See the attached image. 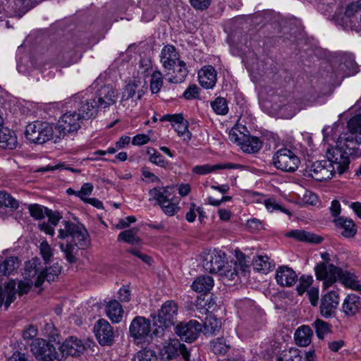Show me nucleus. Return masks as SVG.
<instances>
[{
    "instance_id": "nucleus-21",
    "label": "nucleus",
    "mask_w": 361,
    "mask_h": 361,
    "mask_svg": "<svg viewBox=\"0 0 361 361\" xmlns=\"http://www.w3.org/2000/svg\"><path fill=\"white\" fill-rule=\"evenodd\" d=\"M314 351H309L304 354L298 348H290L283 350L277 357V361H314Z\"/></svg>"
},
{
    "instance_id": "nucleus-48",
    "label": "nucleus",
    "mask_w": 361,
    "mask_h": 361,
    "mask_svg": "<svg viewBox=\"0 0 361 361\" xmlns=\"http://www.w3.org/2000/svg\"><path fill=\"white\" fill-rule=\"evenodd\" d=\"M179 137H181L184 142H189L191 140L192 134L188 130V121H184L173 127Z\"/></svg>"
},
{
    "instance_id": "nucleus-40",
    "label": "nucleus",
    "mask_w": 361,
    "mask_h": 361,
    "mask_svg": "<svg viewBox=\"0 0 361 361\" xmlns=\"http://www.w3.org/2000/svg\"><path fill=\"white\" fill-rule=\"evenodd\" d=\"M172 69L175 75L169 78V81L172 83L182 82L188 73L185 63L181 60L178 61V64H176Z\"/></svg>"
},
{
    "instance_id": "nucleus-6",
    "label": "nucleus",
    "mask_w": 361,
    "mask_h": 361,
    "mask_svg": "<svg viewBox=\"0 0 361 361\" xmlns=\"http://www.w3.org/2000/svg\"><path fill=\"white\" fill-rule=\"evenodd\" d=\"M338 173L336 164L327 158L326 160L317 161L306 166L304 175L317 181L330 179Z\"/></svg>"
},
{
    "instance_id": "nucleus-5",
    "label": "nucleus",
    "mask_w": 361,
    "mask_h": 361,
    "mask_svg": "<svg viewBox=\"0 0 361 361\" xmlns=\"http://www.w3.org/2000/svg\"><path fill=\"white\" fill-rule=\"evenodd\" d=\"M272 164L278 170L293 173L298 169L300 159L293 150L284 147L274 154Z\"/></svg>"
},
{
    "instance_id": "nucleus-7",
    "label": "nucleus",
    "mask_w": 361,
    "mask_h": 361,
    "mask_svg": "<svg viewBox=\"0 0 361 361\" xmlns=\"http://www.w3.org/2000/svg\"><path fill=\"white\" fill-rule=\"evenodd\" d=\"M151 321L142 316L135 317L129 326V334L136 344L149 342L152 337Z\"/></svg>"
},
{
    "instance_id": "nucleus-24",
    "label": "nucleus",
    "mask_w": 361,
    "mask_h": 361,
    "mask_svg": "<svg viewBox=\"0 0 361 361\" xmlns=\"http://www.w3.org/2000/svg\"><path fill=\"white\" fill-rule=\"evenodd\" d=\"M200 84L205 89H212L216 82V72L212 66L202 68L198 73Z\"/></svg>"
},
{
    "instance_id": "nucleus-63",
    "label": "nucleus",
    "mask_w": 361,
    "mask_h": 361,
    "mask_svg": "<svg viewBox=\"0 0 361 361\" xmlns=\"http://www.w3.org/2000/svg\"><path fill=\"white\" fill-rule=\"evenodd\" d=\"M307 295L312 306H317L319 300V290L317 288H311L307 290Z\"/></svg>"
},
{
    "instance_id": "nucleus-16",
    "label": "nucleus",
    "mask_w": 361,
    "mask_h": 361,
    "mask_svg": "<svg viewBox=\"0 0 361 361\" xmlns=\"http://www.w3.org/2000/svg\"><path fill=\"white\" fill-rule=\"evenodd\" d=\"M161 355L166 360H171L181 355L185 361H190V355L185 345L176 338L170 339L166 343L161 349Z\"/></svg>"
},
{
    "instance_id": "nucleus-8",
    "label": "nucleus",
    "mask_w": 361,
    "mask_h": 361,
    "mask_svg": "<svg viewBox=\"0 0 361 361\" xmlns=\"http://www.w3.org/2000/svg\"><path fill=\"white\" fill-rule=\"evenodd\" d=\"M25 133L30 142L41 145L53 138L54 130L49 123L37 121L28 124Z\"/></svg>"
},
{
    "instance_id": "nucleus-42",
    "label": "nucleus",
    "mask_w": 361,
    "mask_h": 361,
    "mask_svg": "<svg viewBox=\"0 0 361 361\" xmlns=\"http://www.w3.org/2000/svg\"><path fill=\"white\" fill-rule=\"evenodd\" d=\"M234 168L233 164H215L213 166H210L209 164H204L201 166H196L192 169V172L199 175H205L209 173L212 171L219 169H232Z\"/></svg>"
},
{
    "instance_id": "nucleus-36",
    "label": "nucleus",
    "mask_w": 361,
    "mask_h": 361,
    "mask_svg": "<svg viewBox=\"0 0 361 361\" xmlns=\"http://www.w3.org/2000/svg\"><path fill=\"white\" fill-rule=\"evenodd\" d=\"M42 271V266L39 258L35 257L25 263L23 276L32 280Z\"/></svg>"
},
{
    "instance_id": "nucleus-12",
    "label": "nucleus",
    "mask_w": 361,
    "mask_h": 361,
    "mask_svg": "<svg viewBox=\"0 0 361 361\" xmlns=\"http://www.w3.org/2000/svg\"><path fill=\"white\" fill-rule=\"evenodd\" d=\"M226 255L221 250H213L204 253L202 267L210 274H218L225 264Z\"/></svg>"
},
{
    "instance_id": "nucleus-11",
    "label": "nucleus",
    "mask_w": 361,
    "mask_h": 361,
    "mask_svg": "<svg viewBox=\"0 0 361 361\" xmlns=\"http://www.w3.org/2000/svg\"><path fill=\"white\" fill-rule=\"evenodd\" d=\"M202 330V325L196 320L180 322L175 328L176 334L181 340L188 343L195 341Z\"/></svg>"
},
{
    "instance_id": "nucleus-52",
    "label": "nucleus",
    "mask_w": 361,
    "mask_h": 361,
    "mask_svg": "<svg viewBox=\"0 0 361 361\" xmlns=\"http://www.w3.org/2000/svg\"><path fill=\"white\" fill-rule=\"evenodd\" d=\"M313 282V279L311 276L302 275L299 279V284L296 290L299 295H302L307 289L311 286Z\"/></svg>"
},
{
    "instance_id": "nucleus-43",
    "label": "nucleus",
    "mask_w": 361,
    "mask_h": 361,
    "mask_svg": "<svg viewBox=\"0 0 361 361\" xmlns=\"http://www.w3.org/2000/svg\"><path fill=\"white\" fill-rule=\"evenodd\" d=\"M230 346L224 338H217L211 342V350L215 354H226Z\"/></svg>"
},
{
    "instance_id": "nucleus-32",
    "label": "nucleus",
    "mask_w": 361,
    "mask_h": 361,
    "mask_svg": "<svg viewBox=\"0 0 361 361\" xmlns=\"http://www.w3.org/2000/svg\"><path fill=\"white\" fill-rule=\"evenodd\" d=\"M172 190L173 188L170 187L154 188L149 190V194L152 200H155L157 204L160 206L164 203H167V201L173 197Z\"/></svg>"
},
{
    "instance_id": "nucleus-41",
    "label": "nucleus",
    "mask_w": 361,
    "mask_h": 361,
    "mask_svg": "<svg viewBox=\"0 0 361 361\" xmlns=\"http://www.w3.org/2000/svg\"><path fill=\"white\" fill-rule=\"evenodd\" d=\"M137 228L125 230L119 233L118 235V240L124 241L130 245L139 244L141 242V240L137 235Z\"/></svg>"
},
{
    "instance_id": "nucleus-29",
    "label": "nucleus",
    "mask_w": 361,
    "mask_h": 361,
    "mask_svg": "<svg viewBox=\"0 0 361 361\" xmlns=\"http://www.w3.org/2000/svg\"><path fill=\"white\" fill-rule=\"evenodd\" d=\"M286 237L295 238L299 241L319 244L323 240V238L305 231L304 230H292L286 234Z\"/></svg>"
},
{
    "instance_id": "nucleus-49",
    "label": "nucleus",
    "mask_w": 361,
    "mask_h": 361,
    "mask_svg": "<svg viewBox=\"0 0 361 361\" xmlns=\"http://www.w3.org/2000/svg\"><path fill=\"white\" fill-rule=\"evenodd\" d=\"M162 212L169 216H174L179 211L178 204L173 202V198L167 201L159 206Z\"/></svg>"
},
{
    "instance_id": "nucleus-60",
    "label": "nucleus",
    "mask_w": 361,
    "mask_h": 361,
    "mask_svg": "<svg viewBox=\"0 0 361 361\" xmlns=\"http://www.w3.org/2000/svg\"><path fill=\"white\" fill-rule=\"evenodd\" d=\"M361 11V6L358 3V1L353 2L348 5L345 11V16L348 18H350L353 16L356 13Z\"/></svg>"
},
{
    "instance_id": "nucleus-56",
    "label": "nucleus",
    "mask_w": 361,
    "mask_h": 361,
    "mask_svg": "<svg viewBox=\"0 0 361 361\" xmlns=\"http://www.w3.org/2000/svg\"><path fill=\"white\" fill-rule=\"evenodd\" d=\"M33 285L32 280L25 278L24 280L20 281L18 284V294L20 295L27 294Z\"/></svg>"
},
{
    "instance_id": "nucleus-59",
    "label": "nucleus",
    "mask_w": 361,
    "mask_h": 361,
    "mask_svg": "<svg viewBox=\"0 0 361 361\" xmlns=\"http://www.w3.org/2000/svg\"><path fill=\"white\" fill-rule=\"evenodd\" d=\"M161 121H170L172 123L173 126L175 127V126L180 123L182 121H184L185 120L183 117L182 114H167L162 116Z\"/></svg>"
},
{
    "instance_id": "nucleus-1",
    "label": "nucleus",
    "mask_w": 361,
    "mask_h": 361,
    "mask_svg": "<svg viewBox=\"0 0 361 361\" xmlns=\"http://www.w3.org/2000/svg\"><path fill=\"white\" fill-rule=\"evenodd\" d=\"M360 142L348 130L342 132L336 140V146L329 147L326 157L330 161L336 164L339 175L349 169L351 159L361 157Z\"/></svg>"
},
{
    "instance_id": "nucleus-33",
    "label": "nucleus",
    "mask_w": 361,
    "mask_h": 361,
    "mask_svg": "<svg viewBox=\"0 0 361 361\" xmlns=\"http://www.w3.org/2000/svg\"><path fill=\"white\" fill-rule=\"evenodd\" d=\"M98 109L99 108L97 104L94 103V99H87L81 102L77 113L81 116L82 120L85 121L94 116L97 113Z\"/></svg>"
},
{
    "instance_id": "nucleus-22",
    "label": "nucleus",
    "mask_w": 361,
    "mask_h": 361,
    "mask_svg": "<svg viewBox=\"0 0 361 361\" xmlns=\"http://www.w3.org/2000/svg\"><path fill=\"white\" fill-rule=\"evenodd\" d=\"M342 312L348 317L361 312V298L355 294H348L342 304Z\"/></svg>"
},
{
    "instance_id": "nucleus-57",
    "label": "nucleus",
    "mask_w": 361,
    "mask_h": 361,
    "mask_svg": "<svg viewBox=\"0 0 361 361\" xmlns=\"http://www.w3.org/2000/svg\"><path fill=\"white\" fill-rule=\"evenodd\" d=\"M199 96V87L196 85H190L183 93L186 99H196Z\"/></svg>"
},
{
    "instance_id": "nucleus-2",
    "label": "nucleus",
    "mask_w": 361,
    "mask_h": 361,
    "mask_svg": "<svg viewBox=\"0 0 361 361\" xmlns=\"http://www.w3.org/2000/svg\"><path fill=\"white\" fill-rule=\"evenodd\" d=\"M58 237L61 240H67L66 244L60 243L59 247L70 264L77 262L78 249H84L90 244L87 229L80 224L69 221H62Z\"/></svg>"
},
{
    "instance_id": "nucleus-61",
    "label": "nucleus",
    "mask_w": 361,
    "mask_h": 361,
    "mask_svg": "<svg viewBox=\"0 0 361 361\" xmlns=\"http://www.w3.org/2000/svg\"><path fill=\"white\" fill-rule=\"evenodd\" d=\"M335 126H326L323 128V140L326 142H329L331 140H334L333 136L335 135Z\"/></svg>"
},
{
    "instance_id": "nucleus-28",
    "label": "nucleus",
    "mask_w": 361,
    "mask_h": 361,
    "mask_svg": "<svg viewBox=\"0 0 361 361\" xmlns=\"http://www.w3.org/2000/svg\"><path fill=\"white\" fill-rule=\"evenodd\" d=\"M45 213L51 225H49L48 223L43 222L39 224V227L41 231L52 236L54 234V226H56L58 224L59 221L62 218V216L58 211H53L48 208H45Z\"/></svg>"
},
{
    "instance_id": "nucleus-3",
    "label": "nucleus",
    "mask_w": 361,
    "mask_h": 361,
    "mask_svg": "<svg viewBox=\"0 0 361 361\" xmlns=\"http://www.w3.org/2000/svg\"><path fill=\"white\" fill-rule=\"evenodd\" d=\"M314 269L317 279L324 281V288H328L339 279L345 286L356 291L361 290V285L354 274L344 272L332 264L320 263Z\"/></svg>"
},
{
    "instance_id": "nucleus-54",
    "label": "nucleus",
    "mask_w": 361,
    "mask_h": 361,
    "mask_svg": "<svg viewBox=\"0 0 361 361\" xmlns=\"http://www.w3.org/2000/svg\"><path fill=\"white\" fill-rule=\"evenodd\" d=\"M45 208L43 207L39 204H30L29 206V212L33 218H35L37 220L42 219L44 216L46 215L45 213Z\"/></svg>"
},
{
    "instance_id": "nucleus-44",
    "label": "nucleus",
    "mask_w": 361,
    "mask_h": 361,
    "mask_svg": "<svg viewBox=\"0 0 361 361\" xmlns=\"http://www.w3.org/2000/svg\"><path fill=\"white\" fill-rule=\"evenodd\" d=\"M314 326L317 336L320 339H323L324 336L331 331V325L319 319L315 320Z\"/></svg>"
},
{
    "instance_id": "nucleus-27",
    "label": "nucleus",
    "mask_w": 361,
    "mask_h": 361,
    "mask_svg": "<svg viewBox=\"0 0 361 361\" xmlns=\"http://www.w3.org/2000/svg\"><path fill=\"white\" fill-rule=\"evenodd\" d=\"M18 145L17 137L14 131L8 128H0V147L5 149H13Z\"/></svg>"
},
{
    "instance_id": "nucleus-58",
    "label": "nucleus",
    "mask_w": 361,
    "mask_h": 361,
    "mask_svg": "<svg viewBox=\"0 0 361 361\" xmlns=\"http://www.w3.org/2000/svg\"><path fill=\"white\" fill-rule=\"evenodd\" d=\"M93 190V185L92 183H84L80 190L77 192V196L79 197L82 200L86 201L87 198L85 197L86 195H89Z\"/></svg>"
},
{
    "instance_id": "nucleus-13",
    "label": "nucleus",
    "mask_w": 361,
    "mask_h": 361,
    "mask_svg": "<svg viewBox=\"0 0 361 361\" xmlns=\"http://www.w3.org/2000/svg\"><path fill=\"white\" fill-rule=\"evenodd\" d=\"M178 305L173 300L165 302L157 314V322L165 328L173 326L176 322Z\"/></svg>"
},
{
    "instance_id": "nucleus-25",
    "label": "nucleus",
    "mask_w": 361,
    "mask_h": 361,
    "mask_svg": "<svg viewBox=\"0 0 361 361\" xmlns=\"http://www.w3.org/2000/svg\"><path fill=\"white\" fill-rule=\"evenodd\" d=\"M336 228L342 229L341 234L345 238H353L357 233L354 221L345 216H338L333 221Z\"/></svg>"
},
{
    "instance_id": "nucleus-38",
    "label": "nucleus",
    "mask_w": 361,
    "mask_h": 361,
    "mask_svg": "<svg viewBox=\"0 0 361 361\" xmlns=\"http://www.w3.org/2000/svg\"><path fill=\"white\" fill-rule=\"evenodd\" d=\"M241 149L247 153L257 152L262 147V142L257 137L245 135L243 142H240Z\"/></svg>"
},
{
    "instance_id": "nucleus-64",
    "label": "nucleus",
    "mask_w": 361,
    "mask_h": 361,
    "mask_svg": "<svg viewBox=\"0 0 361 361\" xmlns=\"http://www.w3.org/2000/svg\"><path fill=\"white\" fill-rule=\"evenodd\" d=\"M37 334V329L35 326L30 325L23 331V338L25 341H29L35 337Z\"/></svg>"
},
{
    "instance_id": "nucleus-46",
    "label": "nucleus",
    "mask_w": 361,
    "mask_h": 361,
    "mask_svg": "<svg viewBox=\"0 0 361 361\" xmlns=\"http://www.w3.org/2000/svg\"><path fill=\"white\" fill-rule=\"evenodd\" d=\"M0 206L16 209L18 208L19 204L18 201L8 193L0 191Z\"/></svg>"
},
{
    "instance_id": "nucleus-17",
    "label": "nucleus",
    "mask_w": 361,
    "mask_h": 361,
    "mask_svg": "<svg viewBox=\"0 0 361 361\" xmlns=\"http://www.w3.org/2000/svg\"><path fill=\"white\" fill-rule=\"evenodd\" d=\"M117 97L118 92L112 85H104L97 90L93 99L99 109H106L116 103Z\"/></svg>"
},
{
    "instance_id": "nucleus-9",
    "label": "nucleus",
    "mask_w": 361,
    "mask_h": 361,
    "mask_svg": "<svg viewBox=\"0 0 361 361\" xmlns=\"http://www.w3.org/2000/svg\"><path fill=\"white\" fill-rule=\"evenodd\" d=\"M31 351L35 357L40 361H61L63 356L56 347L43 338H36L31 344Z\"/></svg>"
},
{
    "instance_id": "nucleus-26",
    "label": "nucleus",
    "mask_w": 361,
    "mask_h": 361,
    "mask_svg": "<svg viewBox=\"0 0 361 361\" xmlns=\"http://www.w3.org/2000/svg\"><path fill=\"white\" fill-rule=\"evenodd\" d=\"M16 282L10 281L4 288L0 286V307L4 304L5 309H8L11 302L16 299Z\"/></svg>"
},
{
    "instance_id": "nucleus-62",
    "label": "nucleus",
    "mask_w": 361,
    "mask_h": 361,
    "mask_svg": "<svg viewBox=\"0 0 361 361\" xmlns=\"http://www.w3.org/2000/svg\"><path fill=\"white\" fill-rule=\"evenodd\" d=\"M136 221V218L133 216H128L125 219L119 220L118 223L116 225L118 229H123L128 227L130 224Z\"/></svg>"
},
{
    "instance_id": "nucleus-14",
    "label": "nucleus",
    "mask_w": 361,
    "mask_h": 361,
    "mask_svg": "<svg viewBox=\"0 0 361 361\" xmlns=\"http://www.w3.org/2000/svg\"><path fill=\"white\" fill-rule=\"evenodd\" d=\"M247 269L246 263L239 259L238 262H235L233 265L224 264L219 275L224 283H228L230 281H237L240 275L245 276Z\"/></svg>"
},
{
    "instance_id": "nucleus-45",
    "label": "nucleus",
    "mask_w": 361,
    "mask_h": 361,
    "mask_svg": "<svg viewBox=\"0 0 361 361\" xmlns=\"http://www.w3.org/2000/svg\"><path fill=\"white\" fill-rule=\"evenodd\" d=\"M211 106L214 112L219 115H226L228 111L227 102L223 97H217L211 103Z\"/></svg>"
},
{
    "instance_id": "nucleus-31",
    "label": "nucleus",
    "mask_w": 361,
    "mask_h": 361,
    "mask_svg": "<svg viewBox=\"0 0 361 361\" xmlns=\"http://www.w3.org/2000/svg\"><path fill=\"white\" fill-rule=\"evenodd\" d=\"M109 319L113 323H119L123 317V310L121 305L116 300L109 301L105 308Z\"/></svg>"
},
{
    "instance_id": "nucleus-18",
    "label": "nucleus",
    "mask_w": 361,
    "mask_h": 361,
    "mask_svg": "<svg viewBox=\"0 0 361 361\" xmlns=\"http://www.w3.org/2000/svg\"><path fill=\"white\" fill-rule=\"evenodd\" d=\"M94 332L96 338L102 345H110L114 338V329L104 319H99L94 326Z\"/></svg>"
},
{
    "instance_id": "nucleus-19",
    "label": "nucleus",
    "mask_w": 361,
    "mask_h": 361,
    "mask_svg": "<svg viewBox=\"0 0 361 361\" xmlns=\"http://www.w3.org/2000/svg\"><path fill=\"white\" fill-rule=\"evenodd\" d=\"M57 345L63 359L66 356H78L85 350L82 341L74 336L66 338L62 344L58 342Z\"/></svg>"
},
{
    "instance_id": "nucleus-50",
    "label": "nucleus",
    "mask_w": 361,
    "mask_h": 361,
    "mask_svg": "<svg viewBox=\"0 0 361 361\" xmlns=\"http://www.w3.org/2000/svg\"><path fill=\"white\" fill-rule=\"evenodd\" d=\"M163 85L162 75L159 71H155L152 75L150 90L153 94L159 92Z\"/></svg>"
},
{
    "instance_id": "nucleus-47",
    "label": "nucleus",
    "mask_w": 361,
    "mask_h": 361,
    "mask_svg": "<svg viewBox=\"0 0 361 361\" xmlns=\"http://www.w3.org/2000/svg\"><path fill=\"white\" fill-rule=\"evenodd\" d=\"M138 85L135 81L128 83L123 88L121 103L123 104L124 102L133 98L136 93V89Z\"/></svg>"
},
{
    "instance_id": "nucleus-55",
    "label": "nucleus",
    "mask_w": 361,
    "mask_h": 361,
    "mask_svg": "<svg viewBox=\"0 0 361 361\" xmlns=\"http://www.w3.org/2000/svg\"><path fill=\"white\" fill-rule=\"evenodd\" d=\"M153 151L154 153L150 154L149 161L159 167L166 168L169 166V162L164 159L161 154L155 152L154 149Z\"/></svg>"
},
{
    "instance_id": "nucleus-15",
    "label": "nucleus",
    "mask_w": 361,
    "mask_h": 361,
    "mask_svg": "<svg viewBox=\"0 0 361 361\" xmlns=\"http://www.w3.org/2000/svg\"><path fill=\"white\" fill-rule=\"evenodd\" d=\"M339 301V295L336 291L332 290L324 295L319 306L321 315L326 319L334 317Z\"/></svg>"
},
{
    "instance_id": "nucleus-20",
    "label": "nucleus",
    "mask_w": 361,
    "mask_h": 361,
    "mask_svg": "<svg viewBox=\"0 0 361 361\" xmlns=\"http://www.w3.org/2000/svg\"><path fill=\"white\" fill-rule=\"evenodd\" d=\"M275 279L279 285L290 287L298 281V275L293 269L287 266H281L276 271Z\"/></svg>"
},
{
    "instance_id": "nucleus-39",
    "label": "nucleus",
    "mask_w": 361,
    "mask_h": 361,
    "mask_svg": "<svg viewBox=\"0 0 361 361\" xmlns=\"http://www.w3.org/2000/svg\"><path fill=\"white\" fill-rule=\"evenodd\" d=\"M221 327V320L209 315L205 319L202 331L205 335H214L220 331Z\"/></svg>"
},
{
    "instance_id": "nucleus-23",
    "label": "nucleus",
    "mask_w": 361,
    "mask_h": 361,
    "mask_svg": "<svg viewBox=\"0 0 361 361\" xmlns=\"http://www.w3.org/2000/svg\"><path fill=\"white\" fill-rule=\"evenodd\" d=\"M163 67L166 70H172L179 59V54L173 45L164 46L160 55Z\"/></svg>"
},
{
    "instance_id": "nucleus-51",
    "label": "nucleus",
    "mask_w": 361,
    "mask_h": 361,
    "mask_svg": "<svg viewBox=\"0 0 361 361\" xmlns=\"http://www.w3.org/2000/svg\"><path fill=\"white\" fill-rule=\"evenodd\" d=\"M154 352L150 349H144L139 351L134 357V361H157Z\"/></svg>"
},
{
    "instance_id": "nucleus-53",
    "label": "nucleus",
    "mask_w": 361,
    "mask_h": 361,
    "mask_svg": "<svg viewBox=\"0 0 361 361\" xmlns=\"http://www.w3.org/2000/svg\"><path fill=\"white\" fill-rule=\"evenodd\" d=\"M39 249L43 259L45 263H47L53 256V251L51 246L46 240H44L40 243Z\"/></svg>"
},
{
    "instance_id": "nucleus-10",
    "label": "nucleus",
    "mask_w": 361,
    "mask_h": 361,
    "mask_svg": "<svg viewBox=\"0 0 361 361\" xmlns=\"http://www.w3.org/2000/svg\"><path fill=\"white\" fill-rule=\"evenodd\" d=\"M82 122V118L76 111L64 114L60 118L56 127V129L59 133L58 137H64L68 133L78 131Z\"/></svg>"
},
{
    "instance_id": "nucleus-34",
    "label": "nucleus",
    "mask_w": 361,
    "mask_h": 361,
    "mask_svg": "<svg viewBox=\"0 0 361 361\" xmlns=\"http://www.w3.org/2000/svg\"><path fill=\"white\" fill-rule=\"evenodd\" d=\"M312 330L308 326H301L294 334L295 343L300 346H307L312 340Z\"/></svg>"
},
{
    "instance_id": "nucleus-30",
    "label": "nucleus",
    "mask_w": 361,
    "mask_h": 361,
    "mask_svg": "<svg viewBox=\"0 0 361 361\" xmlns=\"http://www.w3.org/2000/svg\"><path fill=\"white\" fill-rule=\"evenodd\" d=\"M61 271V267L59 264H54L49 267H47L45 269H42V271L38 275L35 281V285L37 287L40 286L44 280L47 281H53L59 275Z\"/></svg>"
},
{
    "instance_id": "nucleus-37",
    "label": "nucleus",
    "mask_w": 361,
    "mask_h": 361,
    "mask_svg": "<svg viewBox=\"0 0 361 361\" xmlns=\"http://www.w3.org/2000/svg\"><path fill=\"white\" fill-rule=\"evenodd\" d=\"M20 265V260L17 257H9L0 263V275L9 276L16 271Z\"/></svg>"
},
{
    "instance_id": "nucleus-35",
    "label": "nucleus",
    "mask_w": 361,
    "mask_h": 361,
    "mask_svg": "<svg viewBox=\"0 0 361 361\" xmlns=\"http://www.w3.org/2000/svg\"><path fill=\"white\" fill-rule=\"evenodd\" d=\"M214 286V280L209 276L197 277L191 285L192 289L198 293H207Z\"/></svg>"
},
{
    "instance_id": "nucleus-4",
    "label": "nucleus",
    "mask_w": 361,
    "mask_h": 361,
    "mask_svg": "<svg viewBox=\"0 0 361 361\" xmlns=\"http://www.w3.org/2000/svg\"><path fill=\"white\" fill-rule=\"evenodd\" d=\"M331 69L333 72L330 75V82L354 75L359 71L358 66L355 61L353 55L349 53L341 54L337 57Z\"/></svg>"
}]
</instances>
